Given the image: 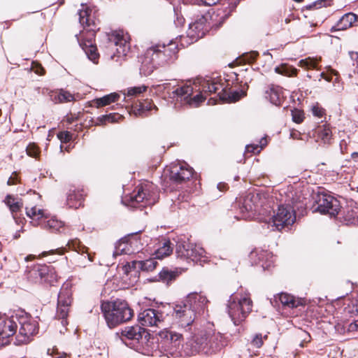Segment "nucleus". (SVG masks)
I'll list each match as a JSON object with an SVG mask.
<instances>
[{
  "mask_svg": "<svg viewBox=\"0 0 358 358\" xmlns=\"http://www.w3.org/2000/svg\"><path fill=\"white\" fill-rule=\"evenodd\" d=\"M120 94L116 92L110 93L103 97L95 99L94 103L97 108L105 106L110 103L115 102L120 98Z\"/></svg>",
  "mask_w": 358,
  "mask_h": 358,
  "instance_id": "f704fd0d",
  "label": "nucleus"
},
{
  "mask_svg": "<svg viewBox=\"0 0 358 358\" xmlns=\"http://www.w3.org/2000/svg\"><path fill=\"white\" fill-rule=\"evenodd\" d=\"M38 224L43 225V227L50 230L52 232H57L59 231V229L63 227L62 221L58 220L55 217H51L47 221H41L40 222L34 224V226Z\"/></svg>",
  "mask_w": 358,
  "mask_h": 358,
  "instance_id": "473e14b6",
  "label": "nucleus"
},
{
  "mask_svg": "<svg viewBox=\"0 0 358 358\" xmlns=\"http://www.w3.org/2000/svg\"><path fill=\"white\" fill-rule=\"evenodd\" d=\"M251 345L256 348H261L263 345L262 335L261 334H257L252 339Z\"/></svg>",
  "mask_w": 358,
  "mask_h": 358,
  "instance_id": "603ef678",
  "label": "nucleus"
},
{
  "mask_svg": "<svg viewBox=\"0 0 358 358\" xmlns=\"http://www.w3.org/2000/svg\"><path fill=\"white\" fill-rule=\"evenodd\" d=\"M349 330H350V331H357V330H358L357 320H355V321L351 322L349 324Z\"/></svg>",
  "mask_w": 358,
  "mask_h": 358,
  "instance_id": "4d7b16f0",
  "label": "nucleus"
},
{
  "mask_svg": "<svg viewBox=\"0 0 358 358\" xmlns=\"http://www.w3.org/2000/svg\"><path fill=\"white\" fill-rule=\"evenodd\" d=\"M267 139L266 137H263L260 139L259 142V149L261 148V150L267 145Z\"/></svg>",
  "mask_w": 358,
  "mask_h": 358,
  "instance_id": "bf43d9fd",
  "label": "nucleus"
},
{
  "mask_svg": "<svg viewBox=\"0 0 358 358\" xmlns=\"http://www.w3.org/2000/svg\"><path fill=\"white\" fill-rule=\"evenodd\" d=\"M83 199V189L71 188L67 194L66 204L69 208H78L82 206Z\"/></svg>",
  "mask_w": 358,
  "mask_h": 358,
  "instance_id": "a878e982",
  "label": "nucleus"
},
{
  "mask_svg": "<svg viewBox=\"0 0 358 358\" xmlns=\"http://www.w3.org/2000/svg\"><path fill=\"white\" fill-rule=\"evenodd\" d=\"M17 313L0 320V342L3 343L5 339L17 334Z\"/></svg>",
  "mask_w": 358,
  "mask_h": 358,
  "instance_id": "412c9836",
  "label": "nucleus"
},
{
  "mask_svg": "<svg viewBox=\"0 0 358 358\" xmlns=\"http://www.w3.org/2000/svg\"><path fill=\"white\" fill-rule=\"evenodd\" d=\"M317 59L308 57L299 62V66L306 69H317Z\"/></svg>",
  "mask_w": 358,
  "mask_h": 358,
  "instance_id": "ea45409f",
  "label": "nucleus"
},
{
  "mask_svg": "<svg viewBox=\"0 0 358 358\" xmlns=\"http://www.w3.org/2000/svg\"><path fill=\"white\" fill-rule=\"evenodd\" d=\"M292 116L293 121L297 124L302 122L304 119L303 112L299 109L292 110Z\"/></svg>",
  "mask_w": 358,
  "mask_h": 358,
  "instance_id": "09e8293b",
  "label": "nucleus"
},
{
  "mask_svg": "<svg viewBox=\"0 0 358 358\" xmlns=\"http://www.w3.org/2000/svg\"><path fill=\"white\" fill-rule=\"evenodd\" d=\"M176 253L178 259L201 265L208 259L207 252L201 245L182 238L176 243Z\"/></svg>",
  "mask_w": 358,
  "mask_h": 358,
  "instance_id": "f8f14e48",
  "label": "nucleus"
},
{
  "mask_svg": "<svg viewBox=\"0 0 358 358\" xmlns=\"http://www.w3.org/2000/svg\"><path fill=\"white\" fill-rule=\"evenodd\" d=\"M185 20L182 17H177L176 20H174V24L176 27H180L183 24Z\"/></svg>",
  "mask_w": 358,
  "mask_h": 358,
  "instance_id": "13d9d810",
  "label": "nucleus"
},
{
  "mask_svg": "<svg viewBox=\"0 0 358 358\" xmlns=\"http://www.w3.org/2000/svg\"><path fill=\"white\" fill-rule=\"evenodd\" d=\"M218 95L220 99L222 101L229 100L231 102H236L238 101L241 97L244 96L245 95V92L243 91H234L227 98L225 96L222 95L220 93H219Z\"/></svg>",
  "mask_w": 358,
  "mask_h": 358,
  "instance_id": "a19ab883",
  "label": "nucleus"
},
{
  "mask_svg": "<svg viewBox=\"0 0 358 358\" xmlns=\"http://www.w3.org/2000/svg\"><path fill=\"white\" fill-rule=\"evenodd\" d=\"M26 214L28 217L31 219H34V217L37 215H41V217H42V210L40 209H36V207L28 208L26 207Z\"/></svg>",
  "mask_w": 358,
  "mask_h": 358,
  "instance_id": "8fccbe9b",
  "label": "nucleus"
},
{
  "mask_svg": "<svg viewBox=\"0 0 358 358\" xmlns=\"http://www.w3.org/2000/svg\"><path fill=\"white\" fill-rule=\"evenodd\" d=\"M320 76L328 82H331L332 80V76L327 75L324 72H322Z\"/></svg>",
  "mask_w": 358,
  "mask_h": 358,
  "instance_id": "680f3d73",
  "label": "nucleus"
},
{
  "mask_svg": "<svg viewBox=\"0 0 358 358\" xmlns=\"http://www.w3.org/2000/svg\"><path fill=\"white\" fill-rule=\"evenodd\" d=\"M55 99L60 103L69 102L73 100V95L69 92L61 90Z\"/></svg>",
  "mask_w": 358,
  "mask_h": 358,
  "instance_id": "37998d69",
  "label": "nucleus"
},
{
  "mask_svg": "<svg viewBox=\"0 0 358 358\" xmlns=\"http://www.w3.org/2000/svg\"><path fill=\"white\" fill-rule=\"evenodd\" d=\"M227 343V338L220 332L201 331L194 337L192 348L196 352L213 355L220 352Z\"/></svg>",
  "mask_w": 358,
  "mask_h": 358,
  "instance_id": "39448f33",
  "label": "nucleus"
},
{
  "mask_svg": "<svg viewBox=\"0 0 358 358\" xmlns=\"http://www.w3.org/2000/svg\"><path fill=\"white\" fill-rule=\"evenodd\" d=\"M154 185L146 182L140 184L129 196H125L122 201L126 206L132 208H142L151 206L157 201V194L153 191Z\"/></svg>",
  "mask_w": 358,
  "mask_h": 358,
  "instance_id": "9d476101",
  "label": "nucleus"
},
{
  "mask_svg": "<svg viewBox=\"0 0 358 358\" xmlns=\"http://www.w3.org/2000/svg\"><path fill=\"white\" fill-rule=\"evenodd\" d=\"M316 207L314 211L322 214H329L331 217H335L340 210L339 201L333 196L319 192L315 199Z\"/></svg>",
  "mask_w": 358,
  "mask_h": 358,
  "instance_id": "2eb2a0df",
  "label": "nucleus"
},
{
  "mask_svg": "<svg viewBox=\"0 0 358 358\" xmlns=\"http://www.w3.org/2000/svg\"><path fill=\"white\" fill-rule=\"evenodd\" d=\"M193 175V169L185 162L172 164L169 169V180L175 184L188 180Z\"/></svg>",
  "mask_w": 358,
  "mask_h": 358,
  "instance_id": "6ab92c4d",
  "label": "nucleus"
},
{
  "mask_svg": "<svg viewBox=\"0 0 358 358\" xmlns=\"http://www.w3.org/2000/svg\"><path fill=\"white\" fill-rule=\"evenodd\" d=\"M208 17L206 15H198L192 22L189 24L187 36L192 41H196L199 38L204 36L208 31L207 26Z\"/></svg>",
  "mask_w": 358,
  "mask_h": 358,
  "instance_id": "aec40b11",
  "label": "nucleus"
},
{
  "mask_svg": "<svg viewBox=\"0 0 358 358\" xmlns=\"http://www.w3.org/2000/svg\"><path fill=\"white\" fill-rule=\"evenodd\" d=\"M138 235L132 234L129 238H122L115 243L113 256H119L121 255H131L132 253L138 252L141 249L142 245L138 238Z\"/></svg>",
  "mask_w": 358,
  "mask_h": 358,
  "instance_id": "f3484780",
  "label": "nucleus"
},
{
  "mask_svg": "<svg viewBox=\"0 0 358 358\" xmlns=\"http://www.w3.org/2000/svg\"><path fill=\"white\" fill-rule=\"evenodd\" d=\"M67 250H72L75 252L73 255V259L77 266L80 267H85L87 264L93 261V257L88 253L87 248L82 245L77 238L69 240L64 248L62 247L55 250L44 251L41 252L40 256L41 257H45L48 255H62L67 251Z\"/></svg>",
  "mask_w": 358,
  "mask_h": 358,
  "instance_id": "9b49d317",
  "label": "nucleus"
},
{
  "mask_svg": "<svg viewBox=\"0 0 358 358\" xmlns=\"http://www.w3.org/2000/svg\"><path fill=\"white\" fill-rule=\"evenodd\" d=\"M178 275V273L174 271H171L167 268H164L159 273V280L169 284L172 280H174Z\"/></svg>",
  "mask_w": 358,
  "mask_h": 358,
  "instance_id": "e433bc0d",
  "label": "nucleus"
},
{
  "mask_svg": "<svg viewBox=\"0 0 358 358\" xmlns=\"http://www.w3.org/2000/svg\"><path fill=\"white\" fill-rule=\"evenodd\" d=\"M199 83L200 85L199 90H201V92H203L206 96L215 93L222 88L220 84L210 78H201L199 79Z\"/></svg>",
  "mask_w": 358,
  "mask_h": 358,
  "instance_id": "c85d7f7f",
  "label": "nucleus"
},
{
  "mask_svg": "<svg viewBox=\"0 0 358 358\" xmlns=\"http://www.w3.org/2000/svg\"><path fill=\"white\" fill-rule=\"evenodd\" d=\"M120 118H122V115L118 113H110L108 115H101L97 118V124H104L106 122H116Z\"/></svg>",
  "mask_w": 358,
  "mask_h": 358,
  "instance_id": "58836bf2",
  "label": "nucleus"
},
{
  "mask_svg": "<svg viewBox=\"0 0 358 358\" xmlns=\"http://www.w3.org/2000/svg\"><path fill=\"white\" fill-rule=\"evenodd\" d=\"M178 45L170 41L168 44H156L148 48L142 61L141 70L150 75L154 69L173 64L177 59Z\"/></svg>",
  "mask_w": 358,
  "mask_h": 358,
  "instance_id": "f03ea898",
  "label": "nucleus"
},
{
  "mask_svg": "<svg viewBox=\"0 0 358 358\" xmlns=\"http://www.w3.org/2000/svg\"><path fill=\"white\" fill-rule=\"evenodd\" d=\"M173 251L172 244L169 239L164 238L160 245L155 250V255L157 259H162L164 257L169 256Z\"/></svg>",
  "mask_w": 358,
  "mask_h": 358,
  "instance_id": "2f4dec72",
  "label": "nucleus"
},
{
  "mask_svg": "<svg viewBox=\"0 0 358 358\" xmlns=\"http://www.w3.org/2000/svg\"><path fill=\"white\" fill-rule=\"evenodd\" d=\"M357 15L352 13H346L340 18L336 24L331 28L330 31L334 32L336 31L345 30L353 25L357 21Z\"/></svg>",
  "mask_w": 358,
  "mask_h": 358,
  "instance_id": "bb28decb",
  "label": "nucleus"
},
{
  "mask_svg": "<svg viewBox=\"0 0 358 358\" xmlns=\"http://www.w3.org/2000/svg\"><path fill=\"white\" fill-rule=\"evenodd\" d=\"M25 275L29 282L36 284L53 285L57 279L52 266L41 264L27 265Z\"/></svg>",
  "mask_w": 358,
  "mask_h": 358,
  "instance_id": "ddd939ff",
  "label": "nucleus"
},
{
  "mask_svg": "<svg viewBox=\"0 0 358 358\" xmlns=\"http://www.w3.org/2000/svg\"><path fill=\"white\" fill-rule=\"evenodd\" d=\"M275 300L279 301L284 307L292 309L306 304L305 299L296 298L293 295L283 292L275 296Z\"/></svg>",
  "mask_w": 358,
  "mask_h": 358,
  "instance_id": "b1692460",
  "label": "nucleus"
},
{
  "mask_svg": "<svg viewBox=\"0 0 358 358\" xmlns=\"http://www.w3.org/2000/svg\"><path fill=\"white\" fill-rule=\"evenodd\" d=\"M350 59L347 65L350 69L345 71V75L349 78H352L353 76L358 73V52L350 51L349 52Z\"/></svg>",
  "mask_w": 358,
  "mask_h": 358,
  "instance_id": "7c9ffc66",
  "label": "nucleus"
},
{
  "mask_svg": "<svg viewBox=\"0 0 358 358\" xmlns=\"http://www.w3.org/2000/svg\"><path fill=\"white\" fill-rule=\"evenodd\" d=\"M317 137L324 143H330L331 139L332 132L330 127L327 124L320 126L317 131Z\"/></svg>",
  "mask_w": 358,
  "mask_h": 358,
  "instance_id": "c9c22d12",
  "label": "nucleus"
},
{
  "mask_svg": "<svg viewBox=\"0 0 358 358\" xmlns=\"http://www.w3.org/2000/svg\"><path fill=\"white\" fill-rule=\"evenodd\" d=\"M92 9L85 6L78 11L79 22L84 26V29L79 35H76L80 46L85 52L87 58L94 64H97L99 54L97 48L94 45L95 38V17Z\"/></svg>",
  "mask_w": 358,
  "mask_h": 358,
  "instance_id": "7ed1b4c3",
  "label": "nucleus"
},
{
  "mask_svg": "<svg viewBox=\"0 0 358 358\" xmlns=\"http://www.w3.org/2000/svg\"><path fill=\"white\" fill-rule=\"evenodd\" d=\"M250 257L251 259L257 257V261L255 260V264L262 262V267L264 270L269 269L273 263V255L267 250L255 249L250 252Z\"/></svg>",
  "mask_w": 358,
  "mask_h": 358,
  "instance_id": "393cba45",
  "label": "nucleus"
},
{
  "mask_svg": "<svg viewBox=\"0 0 358 358\" xmlns=\"http://www.w3.org/2000/svg\"><path fill=\"white\" fill-rule=\"evenodd\" d=\"M285 67L283 66H276L275 68V71L277 73L282 74V75L285 73Z\"/></svg>",
  "mask_w": 358,
  "mask_h": 358,
  "instance_id": "052dcab7",
  "label": "nucleus"
},
{
  "mask_svg": "<svg viewBox=\"0 0 358 358\" xmlns=\"http://www.w3.org/2000/svg\"><path fill=\"white\" fill-rule=\"evenodd\" d=\"M193 93V87L190 85H183L182 87H177L172 92L171 98L176 99V101H185L190 106H198L199 103L203 102L206 99V96L204 95L203 92L200 90L199 94L195 95L193 98H191Z\"/></svg>",
  "mask_w": 358,
  "mask_h": 358,
  "instance_id": "dca6fc26",
  "label": "nucleus"
},
{
  "mask_svg": "<svg viewBox=\"0 0 358 358\" xmlns=\"http://www.w3.org/2000/svg\"><path fill=\"white\" fill-rule=\"evenodd\" d=\"M7 184L8 185H14L15 184L14 178L13 177L9 178V179L8 180Z\"/></svg>",
  "mask_w": 358,
  "mask_h": 358,
  "instance_id": "69168bd1",
  "label": "nucleus"
},
{
  "mask_svg": "<svg viewBox=\"0 0 358 358\" xmlns=\"http://www.w3.org/2000/svg\"><path fill=\"white\" fill-rule=\"evenodd\" d=\"M312 113H313V115L315 117H322L324 114V110L321 108L318 103H317L316 105H314L313 107H312Z\"/></svg>",
  "mask_w": 358,
  "mask_h": 358,
  "instance_id": "5fc2aeb1",
  "label": "nucleus"
},
{
  "mask_svg": "<svg viewBox=\"0 0 358 358\" xmlns=\"http://www.w3.org/2000/svg\"><path fill=\"white\" fill-rule=\"evenodd\" d=\"M331 0H317L308 5L306 6V8L311 9H317L322 7H326L330 5Z\"/></svg>",
  "mask_w": 358,
  "mask_h": 358,
  "instance_id": "a18cd8bd",
  "label": "nucleus"
},
{
  "mask_svg": "<svg viewBox=\"0 0 358 358\" xmlns=\"http://www.w3.org/2000/svg\"><path fill=\"white\" fill-rule=\"evenodd\" d=\"M57 138L62 143H68L71 141L72 135L69 131H60L57 134Z\"/></svg>",
  "mask_w": 358,
  "mask_h": 358,
  "instance_id": "864d4df0",
  "label": "nucleus"
},
{
  "mask_svg": "<svg viewBox=\"0 0 358 358\" xmlns=\"http://www.w3.org/2000/svg\"><path fill=\"white\" fill-rule=\"evenodd\" d=\"M252 301L248 294H231L227 306V313L235 325L240 324L252 311Z\"/></svg>",
  "mask_w": 358,
  "mask_h": 358,
  "instance_id": "1a4fd4ad",
  "label": "nucleus"
},
{
  "mask_svg": "<svg viewBox=\"0 0 358 358\" xmlns=\"http://www.w3.org/2000/svg\"><path fill=\"white\" fill-rule=\"evenodd\" d=\"M71 303V298L69 291L60 292L57 298L56 317L59 320H62L61 322L63 326L67 324L66 319L68 316Z\"/></svg>",
  "mask_w": 358,
  "mask_h": 358,
  "instance_id": "5701e85b",
  "label": "nucleus"
},
{
  "mask_svg": "<svg viewBox=\"0 0 358 358\" xmlns=\"http://www.w3.org/2000/svg\"><path fill=\"white\" fill-rule=\"evenodd\" d=\"M141 262V260H134L131 262H128L124 266V270L126 273H129L134 271L136 273H138L139 270V266L137 263Z\"/></svg>",
  "mask_w": 358,
  "mask_h": 358,
  "instance_id": "de8ad7c7",
  "label": "nucleus"
},
{
  "mask_svg": "<svg viewBox=\"0 0 358 358\" xmlns=\"http://www.w3.org/2000/svg\"><path fill=\"white\" fill-rule=\"evenodd\" d=\"M142 109H144L145 108H146V109L148 110H150L152 109V106H151V104L149 103V105H147V106H142Z\"/></svg>",
  "mask_w": 358,
  "mask_h": 358,
  "instance_id": "774afa93",
  "label": "nucleus"
},
{
  "mask_svg": "<svg viewBox=\"0 0 358 358\" xmlns=\"http://www.w3.org/2000/svg\"><path fill=\"white\" fill-rule=\"evenodd\" d=\"M146 90V87L145 86H139V87H134L129 88L127 90V93H124V99L126 98V95L128 96H136L138 95Z\"/></svg>",
  "mask_w": 358,
  "mask_h": 358,
  "instance_id": "49530a36",
  "label": "nucleus"
},
{
  "mask_svg": "<svg viewBox=\"0 0 358 358\" xmlns=\"http://www.w3.org/2000/svg\"><path fill=\"white\" fill-rule=\"evenodd\" d=\"M26 152L28 156L34 158H38L40 154L39 148L35 143H30L26 148Z\"/></svg>",
  "mask_w": 358,
  "mask_h": 358,
  "instance_id": "c03bdc74",
  "label": "nucleus"
},
{
  "mask_svg": "<svg viewBox=\"0 0 358 358\" xmlns=\"http://www.w3.org/2000/svg\"><path fill=\"white\" fill-rule=\"evenodd\" d=\"M164 319V314L153 308L145 309L138 315V322L141 325L145 327L158 326Z\"/></svg>",
  "mask_w": 358,
  "mask_h": 358,
  "instance_id": "4be33fe9",
  "label": "nucleus"
},
{
  "mask_svg": "<svg viewBox=\"0 0 358 358\" xmlns=\"http://www.w3.org/2000/svg\"><path fill=\"white\" fill-rule=\"evenodd\" d=\"M346 146H347L346 142L344 140H343L340 143V148H341V153H344V149H345Z\"/></svg>",
  "mask_w": 358,
  "mask_h": 358,
  "instance_id": "0e129e2a",
  "label": "nucleus"
},
{
  "mask_svg": "<svg viewBox=\"0 0 358 358\" xmlns=\"http://www.w3.org/2000/svg\"><path fill=\"white\" fill-rule=\"evenodd\" d=\"M190 1L199 6H211L215 5L219 0H190Z\"/></svg>",
  "mask_w": 358,
  "mask_h": 358,
  "instance_id": "3c124183",
  "label": "nucleus"
},
{
  "mask_svg": "<svg viewBox=\"0 0 358 358\" xmlns=\"http://www.w3.org/2000/svg\"><path fill=\"white\" fill-rule=\"evenodd\" d=\"M108 46L110 48H115L119 57L126 56L129 50V36L122 31H115L107 36Z\"/></svg>",
  "mask_w": 358,
  "mask_h": 358,
  "instance_id": "a211bd4d",
  "label": "nucleus"
},
{
  "mask_svg": "<svg viewBox=\"0 0 358 358\" xmlns=\"http://www.w3.org/2000/svg\"><path fill=\"white\" fill-rule=\"evenodd\" d=\"M4 202L13 214L20 210L23 206L20 199L10 194L6 196Z\"/></svg>",
  "mask_w": 358,
  "mask_h": 358,
  "instance_id": "72a5a7b5",
  "label": "nucleus"
},
{
  "mask_svg": "<svg viewBox=\"0 0 358 358\" xmlns=\"http://www.w3.org/2000/svg\"><path fill=\"white\" fill-rule=\"evenodd\" d=\"M306 205L305 198H301L297 192H289L286 196L285 203L279 205L276 212H273L270 222L278 231L288 228L296 221L295 209L303 208Z\"/></svg>",
  "mask_w": 358,
  "mask_h": 358,
  "instance_id": "20e7f679",
  "label": "nucleus"
},
{
  "mask_svg": "<svg viewBox=\"0 0 358 358\" xmlns=\"http://www.w3.org/2000/svg\"><path fill=\"white\" fill-rule=\"evenodd\" d=\"M17 329L18 327L19 329L18 334H16V341L19 343H27L30 341L31 337L38 332V324L22 311L17 312Z\"/></svg>",
  "mask_w": 358,
  "mask_h": 358,
  "instance_id": "4468645a",
  "label": "nucleus"
},
{
  "mask_svg": "<svg viewBox=\"0 0 358 358\" xmlns=\"http://www.w3.org/2000/svg\"><path fill=\"white\" fill-rule=\"evenodd\" d=\"M149 336L146 329L138 325L125 327L120 331V338L125 345L145 355H150V349L147 348Z\"/></svg>",
  "mask_w": 358,
  "mask_h": 358,
  "instance_id": "6e6552de",
  "label": "nucleus"
},
{
  "mask_svg": "<svg viewBox=\"0 0 358 358\" xmlns=\"http://www.w3.org/2000/svg\"><path fill=\"white\" fill-rule=\"evenodd\" d=\"M182 334L167 329L160 331L155 336H149V345L147 348L150 349V355L160 354H172L180 343Z\"/></svg>",
  "mask_w": 358,
  "mask_h": 358,
  "instance_id": "0eeeda50",
  "label": "nucleus"
},
{
  "mask_svg": "<svg viewBox=\"0 0 358 358\" xmlns=\"http://www.w3.org/2000/svg\"><path fill=\"white\" fill-rule=\"evenodd\" d=\"M45 72L44 69L41 66H38L36 69H35V73L38 75H43Z\"/></svg>",
  "mask_w": 358,
  "mask_h": 358,
  "instance_id": "e2e57ef3",
  "label": "nucleus"
},
{
  "mask_svg": "<svg viewBox=\"0 0 358 358\" xmlns=\"http://www.w3.org/2000/svg\"><path fill=\"white\" fill-rule=\"evenodd\" d=\"M266 98L269 99L272 104L280 106L283 100L282 88L279 86H271L269 90L266 92Z\"/></svg>",
  "mask_w": 358,
  "mask_h": 358,
  "instance_id": "c756f323",
  "label": "nucleus"
},
{
  "mask_svg": "<svg viewBox=\"0 0 358 358\" xmlns=\"http://www.w3.org/2000/svg\"><path fill=\"white\" fill-rule=\"evenodd\" d=\"M101 309L110 329L130 320L134 315L127 302L121 299L104 301L101 305Z\"/></svg>",
  "mask_w": 358,
  "mask_h": 358,
  "instance_id": "423d86ee",
  "label": "nucleus"
},
{
  "mask_svg": "<svg viewBox=\"0 0 358 358\" xmlns=\"http://www.w3.org/2000/svg\"><path fill=\"white\" fill-rule=\"evenodd\" d=\"M156 259L157 258L155 257L150 258L145 260H141V262L137 263V264L139 266V270L147 272L153 271L158 264Z\"/></svg>",
  "mask_w": 358,
  "mask_h": 358,
  "instance_id": "4c0bfd02",
  "label": "nucleus"
},
{
  "mask_svg": "<svg viewBox=\"0 0 358 358\" xmlns=\"http://www.w3.org/2000/svg\"><path fill=\"white\" fill-rule=\"evenodd\" d=\"M261 151V148L259 149V144H250L247 145L245 147V152H251L254 154H258Z\"/></svg>",
  "mask_w": 358,
  "mask_h": 358,
  "instance_id": "6e6d98bb",
  "label": "nucleus"
},
{
  "mask_svg": "<svg viewBox=\"0 0 358 358\" xmlns=\"http://www.w3.org/2000/svg\"><path fill=\"white\" fill-rule=\"evenodd\" d=\"M208 303L209 301L205 296L192 292L175 304L173 315L178 327L191 336L196 320L199 317L207 315Z\"/></svg>",
  "mask_w": 358,
  "mask_h": 358,
  "instance_id": "f257e3e1",
  "label": "nucleus"
},
{
  "mask_svg": "<svg viewBox=\"0 0 358 358\" xmlns=\"http://www.w3.org/2000/svg\"><path fill=\"white\" fill-rule=\"evenodd\" d=\"M257 196L252 195L250 196L248 195L244 200V203L243 205V208H244L248 213H252L253 211H256V206L253 203H252V200L253 199H257Z\"/></svg>",
  "mask_w": 358,
  "mask_h": 358,
  "instance_id": "79ce46f5",
  "label": "nucleus"
},
{
  "mask_svg": "<svg viewBox=\"0 0 358 358\" xmlns=\"http://www.w3.org/2000/svg\"><path fill=\"white\" fill-rule=\"evenodd\" d=\"M225 187V184L224 183H219L217 185V188L220 190V191H224V188Z\"/></svg>",
  "mask_w": 358,
  "mask_h": 358,
  "instance_id": "338daca9",
  "label": "nucleus"
},
{
  "mask_svg": "<svg viewBox=\"0 0 358 358\" xmlns=\"http://www.w3.org/2000/svg\"><path fill=\"white\" fill-rule=\"evenodd\" d=\"M341 222L344 224H352L358 222V206L356 203L348 205L342 213Z\"/></svg>",
  "mask_w": 358,
  "mask_h": 358,
  "instance_id": "cd10ccee",
  "label": "nucleus"
}]
</instances>
